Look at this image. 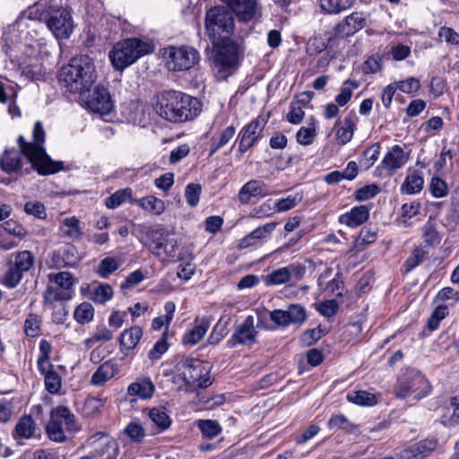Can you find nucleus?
<instances>
[{
	"mask_svg": "<svg viewBox=\"0 0 459 459\" xmlns=\"http://www.w3.org/2000/svg\"><path fill=\"white\" fill-rule=\"evenodd\" d=\"M152 106L160 117L172 123L192 120L202 110V103L198 99L175 90L159 92Z\"/></svg>",
	"mask_w": 459,
	"mask_h": 459,
	"instance_id": "obj_1",
	"label": "nucleus"
},
{
	"mask_svg": "<svg viewBox=\"0 0 459 459\" xmlns=\"http://www.w3.org/2000/svg\"><path fill=\"white\" fill-rule=\"evenodd\" d=\"M45 130L41 122L35 123L33 127V142L27 143L22 136L18 138L19 147L22 154L29 160L32 167L41 175L56 173L63 169L61 161H54L46 152Z\"/></svg>",
	"mask_w": 459,
	"mask_h": 459,
	"instance_id": "obj_2",
	"label": "nucleus"
},
{
	"mask_svg": "<svg viewBox=\"0 0 459 459\" xmlns=\"http://www.w3.org/2000/svg\"><path fill=\"white\" fill-rule=\"evenodd\" d=\"M96 74L92 59L86 55L75 56L63 66L58 73V80L65 86L80 83L81 86H91Z\"/></svg>",
	"mask_w": 459,
	"mask_h": 459,
	"instance_id": "obj_3",
	"label": "nucleus"
},
{
	"mask_svg": "<svg viewBox=\"0 0 459 459\" xmlns=\"http://www.w3.org/2000/svg\"><path fill=\"white\" fill-rule=\"evenodd\" d=\"M152 50L153 47L150 43L137 39H127L114 46L109 52V58L117 70H123Z\"/></svg>",
	"mask_w": 459,
	"mask_h": 459,
	"instance_id": "obj_4",
	"label": "nucleus"
},
{
	"mask_svg": "<svg viewBox=\"0 0 459 459\" xmlns=\"http://www.w3.org/2000/svg\"><path fill=\"white\" fill-rule=\"evenodd\" d=\"M431 391V385L425 377L415 369H406L397 379L394 385L396 397L405 399L412 396L418 401L428 395Z\"/></svg>",
	"mask_w": 459,
	"mask_h": 459,
	"instance_id": "obj_5",
	"label": "nucleus"
},
{
	"mask_svg": "<svg viewBox=\"0 0 459 459\" xmlns=\"http://www.w3.org/2000/svg\"><path fill=\"white\" fill-rule=\"evenodd\" d=\"M205 29L212 43L221 39L230 38L234 30L232 12L225 6L210 8L205 15Z\"/></svg>",
	"mask_w": 459,
	"mask_h": 459,
	"instance_id": "obj_6",
	"label": "nucleus"
},
{
	"mask_svg": "<svg viewBox=\"0 0 459 459\" xmlns=\"http://www.w3.org/2000/svg\"><path fill=\"white\" fill-rule=\"evenodd\" d=\"M79 427L74 414L65 406H57L51 410L50 420L46 426L48 437L55 442H65V432L75 433Z\"/></svg>",
	"mask_w": 459,
	"mask_h": 459,
	"instance_id": "obj_7",
	"label": "nucleus"
},
{
	"mask_svg": "<svg viewBox=\"0 0 459 459\" xmlns=\"http://www.w3.org/2000/svg\"><path fill=\"white\" fill-rule=\"evenodd\" d=\"M150 243L148 249L162 262H167L177 255L178 242L174 234L163 228L152 229L148 231Z\"/></svg>",
	"mask_w": 459,
	"mask_h": 459,
	"instance_id": "obj_8",
	"label": "nucleus"
},
{
	"mask_svg": "<svg viewBox=\"0 0 459 459\" xmlns=\"http://www.w3.org/2000/svg\"><path fill=\"white\" fill-rule=\"evenodd\" d=\"M177 369L178 377L182 379L187 386L206 388L212 384L207 368L199 359H183L178 363Z\"/></svg>",
	"mask_w": 459,
	"mask_h": 459,
	"instance_id": "obj_9",
	"label": "nucleus"
},
{
	"mask_svg": "<svg viewBox=\"0 0 459 459\" xmlns=\"http://www.w3.org/2000/svg\"><path fill=\"white\" fill-rule=\"evenodd\" d=\"M72 92L78 93L80 101L94 113L108 114L113 102L108 88H74Z\"/></svg>",
	"mask_w": 459,
	"mask_h": 459,
	"instance_id": "obj_10",
	"label": "nucleus"
},
{
	"mask_svg": "<svg viewBox=\"0 0 459 459\" xmlns=\"http://www.w3.org/2000/svg\"><path fill=\"white\" fill-rule=\"evenodd\" d=\"M167 67L173 71L188 70L193 67L200 58L196 49L188 46H170L164 49Z\"/></svg>",
	"mask_w": 459,
	"mask_h": 459,
	"instance_id": "obj_11",
	"label": "nucleus"
},
{
	"mask_svg": "<svg viewBox=\"0 0 459 459\" xmlns=\"http://www.w3.org/2000/svg\"><path fill=\"white\" fill-rule=\"evenodd\" d=\"M215 51L214 60L221 67L220 77H227L230 75L228 69L235 66L238 63L237 46L230 39V38L221 39L216 43H212ZM219 77V75H217Z\"/></svg>",
	"mask_w": 459,
	"mask_h": 459,
	"instance_id": "obj_12",
	"label": "nucleus"
},
{
	"mask_svg": "<svg viewBox=\"0 0 459 459\" xmlns=\"http://www.w3.org/2000/svg\"><path fill=\"white\" fill-rule=\"evenodd\" d=\"M267 121L268 116L259 115L256 118L242 128L238 135V151L241 153L246 152L255 145L260 138Z\"/></svg>",
	"mask_w": 459,
	"mask_h": 459,
	"instance_id": "obj_13",
	"label": "nucleus"
},
{
	"mask_svg": "<svg viewBox=\"0 0 459 459\" xmlns=\"http://www.w3.org/2000/svg\"><path fill=\"white\" fill-rule=\"evenodd\" d=\"M234 13L239 22H247L261 17V6L257 0H221Z\"/></svg>",
	"mask_w": 459,
	"mask_h": 459,
	"instance_id": "obj_14",
	"label": "nucleus"
},
{
	"mask_svg": "<svg viewBox=\"0 0 459 459\" xmlns=\"http://www.w3.org/2000/svg\"><path fill=\"white\" fill-rule=\"evenodd\" d=\"M48 29L57 39H67L74 30L70 10L63 8L53 13L47 20Z\"/></svg>",
	"mask_w": 459,
	"mask_h": 459,
	"instance_id": "obj_15",
	"label": "nucleus"
},
{
	"mask_svg": "<svg viewBox=\"0 0 459 459\" xmlns=\"http://www.w3.org/2000/svg\"><path fill=\"white\" fill-rule=\"evenodd\" d=\"M270 318L279 326H288L290 324L301 325L307 318L305 307L300 304H291L286 309H274Z\"/></svg>",
	"mask_w": 459,
	"mask_h": 459,
	"instance_id": "obj_16",
	"label": "nucleus"
},
{
	"mask_svg": "<svg viewBox=\"0 0 459 459\" xmlns=\"http://www.w3.org/2000/svg\"><path fill=\"white\" fill-rule=\"evenodd\" d=\"M254 321L253 316H247L242 324L236 326L229 342L232 346H235L237 343L243 345L255 343L257 332L255 329Z\"/></svg>",
	"mask_w": 459,
	"mask_h": 459,
	"instance_id": "obj_17",
	"label": "nucleus"
},
{
	"mask_svg": "<svg viewBox=\"0 0 459 459\" xmlns=\"http://www.w3.org/2000/svg\"><path fill=\"white\" fill-rule=\"evenodd\" d=\"M366 24L367 15L364 13L355 12L335 26V34L342 38L349 37L363 29Z\"/></svg>",
	"mask_w": 459,
	"mask_h": 459,
	"instance_id": "obj_18",
	"label": "nucleus"
},
{
	"mask_svg": "<svg viewBox=\"0 0 459 459\" xmlns=\"http://www.w3.org/2000/svg\"><path fill=\"white\" fill-rule=\"evenodd\" d=\"M437 440L424 439L405 448L401 453L402 459H423L437 446Z\"/></svg>",
	"mask_w": 459,
	"mask_h": 459,
	"instance_id": "obj_19",
	"label": "nucleus"
},
{
	"mask_svg": "<svg viewBox=\"0 0 459 459\" xmlns=\"http://www.w3.org/2000/svg\"><path fill=\"white\" fill-rule=\"evenodd\" d=\"M267 194L268 191L264 182L250 180L240 188L238 197L242 204H247L252 197H264Z\"/></svg>",
	"mask_w": 459,
	"mask_h": 459,
	"instance_id": "obj_20",
	"label": "nucleus"
},
{
	"mask_svg": "<svg viewBox=\"0 0 459 459\" xmlns=\"http://www.w3.org/2000/svg\"><path fill=\"white\" fill-rule=\"evenodd\" d=\"M276 226L277 222H269L262 227L256 228L240 240L239 247L241 248H247L262 242L272 234Z\"/></svg>",
	"mask_w": 459,
	"mask_h": 459,
	"instance_id": "obj_21",
	"label": "nucleus"
},
{
	"mask_svg": "<svg viewBox=\"0 0 459 459\" xmlns=\"http://www.w3.org/2000/svg\"><path fill=\"white\" fill-rule=\"evenodd\" d=\"M368 218L369 208L367 205H359L353 207L349 212L342 214L339 221L342 224L355 228L363 224Z\"/></svg>",
	"mask_w": 459,
	"mask_h": 459,
	"instance_id": "obj_22",
	"label": "nucleus"
},
{
	"mask_svg": "<svg viewBox=\"0 0 459 459\" xmlns=\"http://www.w3.org/2000/svg\"><path fill=\"white\" fill-rule=\"evenodd\" d=\"M408 160V155L399 145H394L384 157L382 165L388 170L402 168Z\"/></svg>",
	"mask_w": 459,
	"mask_h": 459,
	"instance_id": "obj_23",
	"label": "nucleus"
},
{
	"mask_svg": "<svg viewBox=\"0 0 459 459\" xmlns=\"http://www.w3.org/2000/svg\"><path fill=\"white\" fill-rule=\"evenodd\" d=\"M118 373L117 365L111 359L102 363L91 376V383L93 385H103Z\"/></svg>",
	"mask_w": 459,
	"mask_h": 459,
	"instance_id": "obj_24",
	"label": "nucleus"
},
{
	"mask_svg": "<svg viewBox=\"0 0 459 459\" xmlns=\"http://www.w3.org/2000/svg\"><path fill=\"white\" fill-rule=\"evenodd\" d=\"M209 326L210 322L206 318H202L200 321L196 320L195 325L184 334L182 343L189 346L195 345L204 338Z\"/></svg>",
	"mask_w": 459,
	"mask_h": 459,
	"instance_id": "obj_25",
	"label": "nucleus"
},
{
	"mask_svg": "<svg viewBox=\"0 0 459 459\" xmlns=\"http://www.w3.org/2000/svg\"><path fill=\"white\" fill-rule=\"evenodd\" d=\"M36 430L37 426L32 417L30 415H24L17 422L13 431V437L16 439H29L35 436Z\"/></svg>",
	"mask_w": 459,
	"mask_h": 459,
	"instance_id": "obj_26",
	"label": "nucleus"
},
{
	"mask_svg": "<svg viewBox=\"0 0 459 459\" xmlns=\"http://www.w3.org/2000/svg\"><path fill=\"white\" fill-rule=\"evenodd\" d=\"M155 392V385L149 378H144L129 385L127 393L132 396L150 399Z\"/></svg>",
	"mask_w": 459,
	"mask_h": 459,
	"instance_id": "obj_27",
	"label": "nucleus"
},
{
	"mask_svg": "<svg viewBox=\"0 0 459 459\" xmlns=\"http://www.w3.org/2000/svg\"><path fill=\"white\" fill-rule=\"evenodd\" d=\"M1 168L6 173L16 172L22 168L21 153L17 151H7L0 159Z\"/></svg>",
	"mask_w": 459,
	"mask_h": 459,
	"instance_id": "obj_28",
	"label": "nucleus"
},
{
	"mask_svg": "<svg viewBox=\"0 0 459 459\" xmlns=\"http://www.w3.org/2000/svg\"><path fill=\"white\" fill-rule=\"evenodd\" d=\"M423 178L420 172L412 171L408 174L401 186V191L406 195H414L421 191L423 187Z\"/></svg>",
	"mask_w": 459,
	"mask_h": 459,
	"instance_id": "obj_29",
	"label": "nucleus"
},
{
	"mask_svg": "<svg viewBox=\"0 0 459 459\" xmlns=\"http://www.w3.org/2000/svg\"><path fill=\"white\" fill-rule=\"evenodd\" d=\"M148 416L158 429V432H162L168 429L172 422L164 408H152L149 411Z\"/></svg>",
	"mask_w": 459,
	"mask_h": 459,
	"instance_id": "obj_30",
	"label": "nucleus"
},
{
	"mask_svg": "<svg viewBox=\"0 0 459 459\" xmlns=\"http://www.w3.org/2000/svg\"><path fill=\"white\" fill-rule=\"evenodd\" d=\"M143 331L139 326H133L125 330L119 338L121 347L131 350L134 349L142 338Z\"/></svg>",
	"mask_w": 459,
	"mask_h": 459,
	"instance_id": "obj_31",
	"label": "nucleus"
},
{
	"mask_svg": "<svg viewBox=\"0 0 459 459\" xmlns=\"http://www.w3.org/2000/svg\"><path fill=\"white\" fill-rule=\"evenodd\" d=\"M355 123L351 117H345L341 122L339 128L336 132V141L340 145H344L349 143L354 134Z\"/></svg>",
	"mask_w": 459,
	"mask_h": 459,
	"instance_id": "obj_32",
	"label": "nucleus"
},
{
	"mask_svg": "<svg viewBox=\"0 0 459 459\" xmlns=\"http://www.w3.org/2000/svg\"><path fill=\"white\" fill-rule=\"evenodd\" d=\"M61 231L65 237H67L72 240L80 239L82 235L80 221L74 216L64 220L61 226Z\"/></svg>",
	"mask_w": 459,
	"mask_h": 459,
	"instance_id": "obj_33",
	"label": "nucleus"
},
{
	"mask_svg": "<svg viewBox=\"0 0 459 459\" xmlns=\"http://www.w3.org/2000/svg\"><path fill=\"white\" fill-rule=\"evenodd\" d=\"M143 210L155 215H160L165 211V204L161 199L150 195L135 201Z\"/></svg>",
	"mask_w": 459,
	"mask_h": 459,
	"instance_id": "obj_34",
	"label": "nucleus"
},
{
	"mask_svg": "<svg viewBox=\"0 0 459 459\" xmlns=\"http://www.w3.org/2000/svg\"><path fill=\"white\" fill-rule=\"evenodd\" d=\"M347 400L360 406H373L377 403L374 394L363 390L350 392L347 394Z\"/></svg>",
	"mask_w": 459,
	"mask_h": 459,
	"instance_id": "obj_35",
	"label": "nucleus"
},
{
	"mask_svg": "<svg viewBox=\"0 0 459 459\" xmlns=\"http://www.w3.org/2000/svg\"><path fill=\"white\" fill-rule=\"evenodd\" d=\"M13 255H14L13 264L22 273L28 272L34 264L35 258L30 251H20Z\"/></svg>",
	"mask_w": 459,
	"mask_h": 459,
	"instance_id": "obj_36",
	"label": "nucleus"
},
{
	"mask_svg": "<svg viewBox=\"0 0 459 459\" xmlns=\"http://www.w3.org/2000/svg\"><path fill=\"white\" fill-rule=\"evenodd\" d=\"M354 0H320L321 8L328 13H339L351 7Z\"/></svg>",
	"mask_w": 459,
	"mask_h": 459,
	"instance_id": "obj_37",
	"label": "nucleus"
},
{
	"mask_svg": "<svg viewBox=\"0 0 459 459\" xmlns=\"http://www.w3.org/2000/svg\"><path fill=\"white\" fill-rule=\"evenodd\" d=\"M164 309L166 312L164 316H158L152 320V327L156 331L160 330L164 325L168 327L170 325L174 316L176 306L174 302L168 301L165 303Z\"/></svg>",
	"mask_w": 459,
	"mask_h": 459,
	"instance_id": "obj_38",
	"label": "nucleus"
},
{
	"mask_svg": "<svg viewBox=\"0 0 459 459\" xmlns=\"http://www.w3.org/2000/svg\"><path fill=\"white\" fill-rule=\"evenodd\" d=\"M17 92L14 88H0V102L6 103L10 101L8 111L12 116L20 117V108L14 104Z\"/></svg>",
	"mask_w": 459,
	"mask_h": 459,
	"instance_id": "obj_39",
	"label": "nucleus"
},
{
	"mask_svg": "<svg viewBox=\"0 0 459 459\" xmlns=\"http://www.w3.org/2000/svg\"><path fill=\"white\" fill-rule=\"evenodd\" d=\"M105 401L98 397H88L82 406L83 415L86 417H96L100 413Z\"/></svg>",
	"mask_w": 459,
	"mask_h": 459,
	"instance_id": "obj_40",
	"label": "nucleus"
},
{
	"mask_svg": "<svg viewBox=\"0 0 459 459\" xmlns=\"http://www.w3.org/2000/svg\"><path fill=\"white\" fill-rule=\"evenodd\" d=\"M236 129L233 126L226 127L218 138H212L211 143L210 155L215 153L219 149L225 146L235 134Z\"/></svg>",
	"mask_w": 459,
	"mask_h": 459,
	"instance_id": "obj_41",
	"label": "nucleus"
},
{
	"mask_svg": "<svg viewBox=\"0 0 459 459\" xmlns=\"http://www.w3.org/2000/svg\"><path fill=\"white\" fill-rule=\"evenodd\" d=\"M196 425L205 437L213 438L218 436L221 428L216 420H199Z\"/></svg>",
	"mask_w": 459,
	"mask_h": 459,
	"instance_id": "obj_42",
	"label": "nucleus"
},
{
	"mask_svg": "<svg viewBox=\"0 0 459 459\" xmlns=\"http://www.w3.org/2000/svg\"><path fill=\"white\" fill-rule=\"evenodd\" d=\"M70 298V292L63 291L57 287L48 286L44 293V303L48 306H53L56 301L65 300Z\"/></svg>",
	"mask_w": 459,
	"mask_h": 459,
	"instance_id": "obj_43",
	"label": "nucleus"
},
{
	"mask_svg": "<svg viewBox=\"0 0 459 459\" xmlns=\"http://www.w3.org/2000/svg\"><path fill=\"white\" fill-rule=\"evenodd\" d=\"M94 309L91 303L83 302L80 304L74 310V319L83 325L90 323L93 319Z\"/></svg>",
	"mask_w": 459,
	"mask_h": 459,
	"instance_id": "obj_44",
	"label": "nucleus"
},
{
	"mask_svg": "<svg viewBox=\"0 0 459 459\" xmlns=\"http://www.w3.org/2000/svg\"><path fill=\"white\" fill-rule=\"evenodd\" d=\"M49 280L54 281L58 289L63 291L70 292V289L74 283L72 274L68 272H61L56 274H49Z\"/></svg>",
	"mask_w": 459,
	"mask_h": 459,
	"instance_id": "obj_45",
	"label": "nucleus"
},
{
	"mask_svg": "<svg viewBox=\"0 0 459 459\" xmlns=\"http://www.w3.org/2000/svg\"><path fill=\"white\" fill-rule=\"evenodd\" d=\"M290 281L289 271L286 267H281L273 271L264 277L266 285H280Z\"/></svg>",
	"mask_w": 459,
	"mask_h": 459,
	"instance_id": "obj_46",
	"label": "nucleus"
},
{
	"mask_svg": "<svg viewBox=\"0 0 459 459\" xmlns=\"http://www.w3.org/2000/svg\"><path fill=\"white\" fill-rule=\"evenodd\" d=\"M316 133V126L311 123L308 126H302L296 134L297 142L302 145H309L313 143Z\"/></svg>",
	"mask_w": 459,
	"mask_h": 459,
	"instance_id": "obj_47",
	"label": "nucleus"
},
{
	"mask_svg": "<svg viewBox=\"0 0 459 459\" xmlns=\"http://www.w3.org/2000/svg\"><path fill=\"white\" fill-rule=\"evenodd\" d=\"M425 242L430 246L437 245L440 242L439 234L436 229L434 221L430 218L422 228Z\"/></svg>",
	"mask_w": 459,
	"mask_h": 459,
	"instance_id": "obj_48",
	"label": "nucleus"
},
{
	"mask_svg": "<svg viewBox=\"0 0 459 459\" xmlns=\"http://www.w3.org/2000/svg\"><path fill=\"white\" fill-rule=\"evenodd\" d=\"M118 268V264L114 257H106L102 259L98 266L97 273L102 278H108Z\"/></svg>",
	"mask_w": 459,
	"mask_h": 459,
	"instance_id": "obj_49",
	"label": "nucleus"
},
{
	"mask_svg": "<svg viewBox=\"0 0 459 459\" xmlns=\"http://www.w3.org/2000/svg\"><path fill=\"white\" fill-rule=\"evenodd\" d=\"M23 273H21L10 261V267L4 276V284L9 288L17 286L22 279Z\"/></svg>",
	"mask_w": 459,
	"mask_h": 459,
	"instance_id": "obj_50",
	"label": "nucleus"
},
{
	"mask_svg": "<svg viewBox=\"0 0 459 459\" xmlns=\"http://www.w3.org/2000/svg\"><path fill=\"white\" fill-rule=\"evenodd\" d=\"M429 191L434 197L442 198L447 195L448 186L445 180L435 177L430 181Z\"/></svg>",
	"mask_w": 459,
	"mask_h": 459,
	"instance_id": "obj_51",
	"label": "nucleus"
},
{
	"mask_svg": "<svg viewBox=\"0 0 459 459\" xmlns=\"http://www.w3.org/2000/svg\"><path fill=\"white\" fill-rule=\"evenodd\" d=\"M380 192V188L376 184L366 185L355 192V199L357 201H366L375 197Z\"/></svg>",
	"mask_w": 459,
	"mask_h": 459,
	"instance_id": "obj_52",
	"label": "nucleus"
},
{
	"mask_svg": "<svg viewBox=\"0 0 459 459\" xmlns=\"http://www.w3.org/2000/svg\"><path fill=\"white\" fill-rule=\"evenodd\" d=\"M130 197L131 191L129 189L119 190L114 193L106 200V205L108 208L115 209L123 203H125Z\"/></svg>",
	"mask_w": 459,
	"mask_h": 459,
	"instance_id": "obj_53",
	"label": "nucleus"
},
{
	"mask_svg": "<svg viewBox=\"0 0 459 459\" xmlns=\"http://www.w3.org/2000/svg\"><path fill=\"white\" fill-rule=\"evenodd\" d=\"M169 343L166 340L165 334L158 340L153 347L148 352V358L152 361L158 360L161 358V356L168 351Z\"/></svg>",
	"mask_w": 459,
	"mask_h": 459,
	"instance_id": "obj_54",
	"label": "nucleus"
},
{
	"mask_svg": "<svg viewBox=\"0 0 459 459\" xmlns=\"http://www.w3.org/2000/svg\"><path fill=\"white\" fill-rule=\"evenodd\" d=\"M59 255L64 266L72 267L78 262L77 252L74 246H67L64 247L59 251Z\"/></svg>",
	"mask_w": 459,
	"mask_h": 459,
	"instance_id": "obj_55",
	"label": "nucleus"
},
{
	"mask_svg": "<svg viewBox=\"0 0 459 459\" xmlns=\"http://www.w3.org/2000/svg\"><path fill=\"white\" fill-rule=\"evenodd\" d=\"M328 428L330 429H344L346 431H351L353 425L350 420L342 414H337L331 417L328 420Z\"/></svg>",
	"mask_w": 459,
	"mask_h": 459,
	"instance_id": "obj_56",
	"label": "nucleus"
},
{
	"mask_svg": "<svg viewBox=\"0 0 459 459\" xmlns=\"http://www.w3.org/2000/svg\"><path fill=\"white\" fill-rule=\"evenodd\" d=\"M113 296V290L108 284L99 285L93 292V300L97 303L103 304L109 300Z\"/></svg>",
	"mask_w": 459,
	"mask_h": 459,
	"instance_id": "obj_57",
	"label": "nucleus"
},
{
	"mask_svg": "<svg viewBox=\"0 0 459 459\" xmlns=\"http://www.w3.org/2000/svg\"><path fill=\"white\" fill-rule=\"evenodd\" d=\"M40 319L35 314H30L24 323V331L28 336L34 337L39 333Z\"/></svg>",
	"mask_w": 459,
	"mask_h": 459,
	"instance_id": "obj_58",
	"label": "nucleus"
},
{
	"mask_svg": "<svg viewBox=\"0 0 459 459\" xmlns=\"http://www.w3.org/2000/svg\"><path fill=\"white\" fill-rule=\"evenodd\" d=\"M201 186L199 184H188L185 190V196L187 204L195 207L199 203L200 194H201Z\"/></svg>",
	"mask_w": 459,
	"mask_h": 459,
	"instance_id": "obj_59",
	"label": "nucleus"
},
{
	"mask_svg": "<svg viewBox=\"0 0 459 459\" xmlns=\"http://www.w3.org/2000/svg\"><path fill=\"white\" fill-rule=\"evenodd\" d=\"M126 434L134 441L141 442L145 437V430L138 422H130L125 429Z\"/></svg>",
	"mask_w": 459,
	"mask_h": 459,
	"instance_id": "obj_60",
	"label": "nucleus"
},
{
	"mask_svg": "<svg viewBox=\"0 0 459 459\" xmlns=\"http://www.w3.org/2000/svg\"><path fill=\"white\" fill-rule=\"evenodd\" d=\"M45 386L50 394H57L61 388L60 376L55 371L47 373L45 375Z\"/></svg>",
	"mask_w": 459,
	"mask_h": 459,
	"instance_id": "obj_61",
	"label": "nucleus"
},
{
	"mask_svg": "<svg viewBox=\"0 0 459 459\" xmlns=\"http://www.w3.org/2000/svg\"><path fill=\"white\" fill-rule=\"evenodd\" d=\"M425 255L426 252L422 247H416L405 262L406 272L413 270L416 266L422 263Z\"/></svg>",
	"mask_w": 459,
	"mask_h": 459,
	"instance_id": "obj_62",
	"label": "nucleus"
},
{
	"mask_svg": "<svg viewBox=\"0 0 459 459\" xmlns=\"http://www.w3.org/2000/svg\"><path fill=\"white\" fill-rule=\"evenodd\" d=\"M447 315L448 307L446 306L437 307L429 320V328L432 331L436 330L438 327L440 321L444 319Z\"/></svg>",
	"mask_w": 459,
	"mask_h": 459,
	"instance_id": "obj_63",
	"label": "nucleus"
},
{
	"mask_svg": "<svg viewBox=\"0 0 459 459\" xmlns=\"http://www.w3.org/2000/svg\"><path fill=\"white\" fill-rule=\"evenodd\" d=\"M0 230H4L8 235H13L19 238H23L26 234L24 228L13 220L5 221L2 226H0Z\"/></svg>",
	"mask_w": 459,
	"mask_h": 459,
	"instance_id": "obj_64",
	"label": "nucleus"
}]
</instances>
